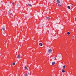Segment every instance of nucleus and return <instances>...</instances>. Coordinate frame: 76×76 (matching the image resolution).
Wrapping results in <instances>:
<instances>
[{"label": "nucleus", "instance_id": "obj_1", "mask_svg": "<svg viewBox=\"0 0 76 76\" xmlns=\"http://www.w3.org/2000/svg\"><path fill=\"white\" fill-rule=\"evenodd\" d=\"M61 57L60 56H59L57 57L58 60H59V59H61Z\"/></svg>", "mask_w": 76, "mask_h": 76}, {"label": "nucleus", "instance_id": "obj_2", "mask_svg": "<svg viewBox=\"0 0 76 76\" xmlns=\"http://www.w3.org/2000/svg\"><path fill=\"white\" fill-rule=\"evenodd\" d=\"M2 29L3 30V31H4L5 30V26H2Z\"/></svg>", "mask_w": 76, "mask_h": 76}, {"label": "nucleus", "instance_id": "obj_3", "mask_svg": "<svg viewBox=\"0 0 76 76\" xmlns=\"http://www.w3.org/2000/svg\"><path fill=\"white\" fill-rule=\"evenodd\" d=\"M48 51L49 53H51V52H52V50L51 49H49L48 50Z\"/></svg>", "mask_w": 76, "mask_h": 76}, {"label": "nucleus", "instance_id": "obj_4", "mask_svg": "<svg viewBox=\"0 0 76 76\" xmlns=\"http://www.w3.org/2000/svg\"><path fill=\"white\" fill-rule=\"evenodd\" d=\"M56 2L58 4H59V3H60V1L59 0H57L56 1Z\"/></svg>", "mask_w": 76, "mask_h": 76}, {"label": "nucleus", "instance_id": "obj_5", "mask_svg": "<svg viewBox=\"0 0 76 76\" xmlns=\"http://www.w3.org/2000/svg\"><path fill=\"white\" fill-rule=\"evenodd\" d=\"M24 68H25V70H28V67H27L26 66H25L24 67Z\"/></svg>", "mask_w": 76, "mask_h": 76}, {"label": "nucleus", "instance_id": "obj_6", "mask_svg": "<svg viewBox=\"0 0 76 76\" xmlns=\"http://www.w3.org/2000/svg\"><path fill=\"white\" fill-rule=\"evenodd\" d=\"M39 45L40 47H42V43H40L39 44Z\"/></svg>", "mask_w": 76, "mask_h": 76}, {"label": "nucleus", "instance_id": "obj_7", "mask_svg": "<svg viewBox=\"0 0 76 76\" xmlns=\"http://www.w3.org/2000/svg\"><path fill=\"white\" fill-rule=\"evenodd\" d=\"M55 63H56V62H53L52 63V65H54V64H55Z\"/></svg>", "mask_w": 76, "mask_h": 76}, {"label": "nucleus", "instance_id": "obj_8", "mask_svg": "<svg viewBox=\"0 0 76 76\" xmlns=\"http://www.w3.org/2000/svg\"><path fill=\"white\" fill-rule=\"evenodd\" d=\"M47 19H48V20H50V18L48 17H46Z\"/></svg>", "mask_w": 76, "mask_h": 76}, {"label": "nucleus", "instance_id": "obj_9", "mask_svg": "<svg viewBox=\"0 0 76 76\" xmlns=\"http://www.w3.org/2000/svg\"><path fill=\"white\" fill-rule=\"evenodd\" d=\"M17 58H20V55H18L17 56Z\"/></svg>", "mask_w": 76, "mask_h": 76}, {"label": "nucleus", "instance_id": "obj_10", "mask_svg": "<svg viewBox=\"0 0 76 76\" xmlns=\"http://www.w3.org/2000/svg\"><path fill=\"white\" fill-rule=\"evenodd\" d=\"M61 72H63V73H64L65 72V71L64 70V69H62L61 70Z\"/></svg>", "mask_w": 76, "mask_h": 76}, {"label": "nucleus", "instance_id": "obj_11", "mask_svg": "<svg viewBox=\"0 0 76 76\" xmlns=\"http://www.w3.org/2000/svg\"><path fill=\"white\" fill-rule=\"evenodd\" d=\"M67 8L68 9H70V7L69 6H68Z\"/></svg>", "mask_w": 76, "mask_h": 76}, {"label": "nucleus", "instance_id": "obj_12", "mask_svg": "<svg viewBox=\"0 0 76 76\" xmlns=\"http://www.w3.org/2000/svg\"><path fill=\"white\" fill-rule=\"evenodd\" d=\"M3 36H5L6 35H5V34L4 33V32H3Z\"/></svg>", "mask_w": 76, "mask_h": 76}, {"label": "nucleus", "instance_id": "obj_13", "mask_svg": "<svg viewBox=\"0 0 76 76\" xmlns=\"http://www.w3.org/2000/svg\"><path fill=\"white\" fill-rule=\"evenodd\" d=\"M12 65L13 66H15V62H14L12 63Z\"/></svg>", "mask_w": 76, "mask_h": 76}, {"label": "nucleus", "instance_id": "obj_14", "mask_svg": "<svg viewBox=\"0 0 76 76\" xmlns=\"http://www.w3.org/2000/svg\"><path fill=\"white\" fill-rule=\"evenodd\" d=\"M24 76H28V75L27 74H24Z\"/></svg>", "mask_w": 76, "mask_h": 76}, {"label": "nucleus", "instance_id": "obj_15", "mask_svg": "<svg viewBox=\"0 0 76 76\" xmlns=\"http://www.w3.org/2000/svg\"><path fill=\"white\" fill-rule=\"evenodd\" d=\"M70 33L69 32H67V34L68 35H70Z\"/></svg>", "mask_w": 76, "mask_h": 76}, {"label": "nucleus", "instance_id": "obj_16", "mask_svg": "<svg viewBox=\"0 0 76 76\" xmlns=\"http://www.w3.org/2000/svg\"><path fill=\"white\" fill-rule=\"evenodd\" d=\"M63 67L64 69H65L66 68V66H63Z\"/></svg>", "mask_w": 76, "mask_h": 76}, {"label": "nucleus", "instance_id": "obj_17", "mask_svg": "<svg viewBox=\"0 0 76 76\" xmlns=\"http://www.w3.org/2000/svg\"><path fill=\"white\" fill-rule=\"evenodd\" d=\"M8 13L9 15H10V12H8Z\"/></svg>", "mask_w": 76, "mask_h": 76}, {"label": "nucleus", "instance_id": "obj_18", "mask_svg": "<svg viewBox=\"0 0 76 76\" xmlns=\"http://www.w3.org/2000/svg\"><path fill=\"white\" fill-rule=\"evenodd\" d=\"M58 6H59V7H61V5H60L59 4H58Z\"/></svg>", "mask_w": 76, "mask_h": 76}, {"label": "nucleus", "instance_id": "obj_19", "mask_svg": "<svg viewBox=\"0 0 76 76\" xmlns=\"http://www.w3.org/2000/svg\"><path fill=\"white\" fill-rule=\"evenodd\" d=\"M71 6L72 7H73V5L72 4H71Z\"/></svg>", "mask_w": 76, "mask_h": 76}, {"label": "nucleus", "instance_id": "obj_20", "mask_svg": "<svg viewBox=\"0 0 76 76\" xmlns=\"http://www.w3.org/2000/svg\"><path fill=\"white\" fill-rule=\"evenodd\" d=\"M7 53H9L8 52H9V50H7V52H6Z\"/></svg>", "mask_w": 76, "mask_h": 76}, {"label": "nucleus", "instance_id": "obj_21", "mask_svg": "<svg viewBox=\"0 0 76 76\" xmlns=\"http://www.w3.org/2000/svg\"><path fill=\"white\" fill-rule=\"evenodd\" d=\"M32 5H30L31 7H32Z\"/></svg>", "mask_w": 76, "mask_h": 76}, {"label": "nucleus", "instance_id": "obj_22", "mask_svg": "<svg viewBox=\"0 0 76 76\" xmlns=\"http://www.w3.org/2000/svg\"><path fill=\"white\" fill-rule=\"evenodd\" d=\"M28 75H30V73H29V72H28Z\"/></svg>", "mask_w": 76, "mask_h": 76}, {"label": "nucleus", "instance_id": "obj_23", "mask_svg": "<svg viewBox=\"0 0 76 76\" xmlns=\"http://www.w3.org/2000/svg\"><path fill=\"white\" fill-rule=\"evenodd\" d=\"M28 4L29 6H30V5H31V4Z\"/></svg>", "mask_w": 76, "mask_h": 76}, {"label": "nucleus", "instance_id": "obj_24", "mask_svg": "<svg viewBox=\"0 0 76 76\" xmlns=\"http://www.w3.org/2000/svg\"><path fill=\"white\" fill-rule=\"evenodd\" d=\"M72 38H73V39H74V36H73V37H72Z\"/></svg>", "mask_w": 76, "mask_h": 76}, {"label": "nucleus", "instance_id": "obj_25", "mask_svg": "<svg viewBox=\"0 0 76 76\" xmlns=\"http://www.w3.org/2000/svg\"><path fill=\"white\" fill-rule=\"evenodd\" d=\"M14 2H12V4H14Z\"/></svg>", "mask_w": 76, "mask_h": 76}, {"label": "nucleus", "instance_id": "obj_26", "mask_svg": "<svg viewBox=\"0 0 76 76\" xmlns=\"http://www.w3.org/2000/svg\"><path fill=\"white\" fill-rule=\"evenodd\" d=\"M75 20H76V18H75Z\"/></svg>", "mask_w": 76, "mask_h": 76}, {"label": "nucleus", "instance_id": "obj_27", "mask_svg": "<svg viewBox=\"0 0 76 76\" xmlns=\"http://www.w3.org/2000/svg\"><path fill=\"white\" fill-rule=\"evenodd\" d=\"M8 6H9V5H8Z\"/></svg>", "mask_w": 76, "mask_h": 76}, {"label": "nucleus", "instance_id": "obj_28", "mask_svg": "<svg viewBox=\"0 0 76 76\" xmlns=\"http://www.w3.org/2000/svg\"><path fill=\"white\" fill-rule=\"evenodd\" d=\"M23 56H24V55H23Z\"/></svg>", "mask_w": 76, "mask_h": 76}]
</instances>
